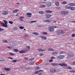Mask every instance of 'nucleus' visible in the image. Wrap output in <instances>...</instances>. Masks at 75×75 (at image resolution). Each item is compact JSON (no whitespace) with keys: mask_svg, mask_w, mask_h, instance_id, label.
Returning a JSON list of instances; mask_svg holds the SVG:
<instances>
[{"mask_svg":"<svg viewBox=\"0 0 75 75\" xmlns=\"http://www.w3.org/2000/svg\"><path fill=\"white\" fill-rule=\"evenodd\" d=\"M19 28L20 29H21V30H23V28H24V27L23 26H20L19 27Z\"/></svg>","mask_w":75,"mask_h":75,"instance_id":"obj_42","label":"nucleus"},{"mask_svg":"<svg viewBox=\"0 0 75 75\" xmlns=\"http://www.w3.org/2000/svg\"><path fill=\"white\" fill-rule=\"evenodd\" d=\"M30 65H33L34 64V63L33 62H32L30 63Z\"/></svg>","mask_w":75,"mask_h":75,"instance_id":"obj_58","label":"nucleus"},{"mask_svg":"<svg viewBox=\"0 0 75 75\" xmlns=\"http://www.w3.org/2000/svg\"><path fill=\"white\" fill-rule=\"evenodd\" d=\"M9 54H10L11 55H15V54L11 52L9 53Z\"/></svg>","mask_w":75,"mask_h":75,"instance_id":"obj_41","label":"nucleus"},{"mask_svg":"<svg viewBox=\"0 0 75 75\" xmlns=\"http://www.w3.org/2000/svg\"><path fill=\"white\" fill-rule=\"evenodd\" d=\"M74 54L72 53H68L67 58H70V57H74Z\"/></svg>","mask_w":75,"mask_h":75,"instance_id":"obj_3","label":"nucleus"},{"mask_svg":"<svg viewBox=\"0 0 75 75\" xmlns=\"http://www.w3.org/2000/svg\"><path fill=\"white\" fill-rule=\"evenodd\" d=\"M7 48H9V49H11V47H7Z\"/></svg>","mask_w":75,"mask_h":75,"instance_id":"obj_61","label":"nucleus"},{"mask_svg":"<svg viewBox=\"0 0 75 75\" xmlns=\"http://www.w3.org/2000/svg\"><path fill=\"white\" fill-rule=\"evenodd\" d=\"M53 28H57V27L56 26H52Z\"/></svg>","mask_w":75,"mask_h":75,"instance_id":"obj_53","label":"nucleus"},{"mask_svg":"<svg viewBox=\"0 0 75 75\" xmlns=\"http://www.w3.org/2000/svg\"><path fill=\"white\" fill-rule=\"evenodd\" d=\"M51 65L53 66H57V65H58V64L56 63H52L51 64Z\"/></svg>","mask_w":75,"mask_h":75,"instance_id":"obj_30","label":"nucleus"},{"mask_svg":"<svg viewBox=\"0 0 75 75\" xmlns=\"http://www.w3.org/2000/svg\"><path fill=\"white\" fill-rule=\"evenodd\" d=\"M37 22V21H30L31 23H36Z\"/></svg>","mask_w":75,"mask_h":75,"instance_id":"obj_47","label":"nucleus"},{"mask_svg":"<svg viewBox=\"0 0 75 75\" xmlns=\"http://www.w3.org/2000/svg\"><path fill=\"white\" fill-rule=\"evenodd\" d=\"M69 72H71V73H75V71H72V70H70L69 71Z\"/></svg>","mask_w":75,"mask_h":75,"instance_id":"obj_35","label":"nucleus"},{"mask_svg":"<svg viewBox=\"0 0 75 75\" xmlns=\"http://www.w3.org/2000/svg\"><path fill=\"white\" fill-rule=\"evenodd\" d=\"M2 41L4 42H5V43H7V41L5 40H2Z\"/></svg>","mask_w":75,"mask_h":75,"instance_id":"obj_36","label":"nucleus"},{"mask_svg":"<svg viewBox=\"0 0 75 75\" xmlns=\"http://www.w3.org/2000/svg\"><path fill=\"white\" fill-rule=\"evenodd\" d=\"M69 5L70 6H74L75 5V4L74 3H71L69 4Z\"/></svg>","mask_w":75,"mask_h":75,"instance_id":"obj_29","label":"nucleus"},{"mask_svg":"<svg viewBox=\"0 0 75 75\" xmlns=\"http://www.w3.org/2000/svg\"><path fill=\"white\" fill-rule=\"evenodd\" d=\"M45 16L46 18H50V17L52 16V15L49 14H46Z\"/></svg>","mask_w":75,"mask_h":75,"instance_id":"obj_9","label":"nucleus"},{"mask_svg":"<svg viewBox=\"0 0 75 75\" xmlns=\"http://www.w3.org/2000/svg\"><path fill=\"white\" fill-rule=\"evenodd\" d=\"M52 4H51V2L50 1H47L46 3V6L47 7H50L51 6Z\"/></svg>","mask_w":75,"mask_h":75,"instance_id":"obj_7","label":"nucleus"},{"mask_svg":"<svg viewBox=\"0 0 75 75\" xmlns=\"http://www.w3.org/2000/svg\"><path fill=\"white\" fill-rule=\"evenodd\" d=\"M8 58H9V59H13V58H11V57H8Z\"/></svg>","mask_w":75,"mask_h":75,"instance_id":"obj_63","label":"nucleus"},{"mask_svg":"<svg viewBox=\"0 0 75 75\" xmlns=\"http://www.w3.org/2000/svg\"><path fill=\"white\" fill-rule=\"evenodd\" d=\"M33 34H35V35H39V34L38 32H33L32 33Z\"/></svg>","mask_w":75,"mask_h":75,"instance_id":"obj_26","label":"nucleus"},{"mask_svg":"<svg viewBox=\"0 0 75 75\" xmlns=\"http://www.w3.org/2000/svg\"><path fill=\"white\" fill-rule=\"evenodd\" d=\"M49 62H52V61H53V60L52 59L49 60Z\"/></svg>","mask_w":75,"mask_h":75,"instance_id":"obj_49","label":"nucleus"},{"mask_svg":"<svg viewBox=\"0 0 75 75\" xmlns=\"http://www.w3.org/2000/svg\"><path fill=\"white\" fill-rule=\"evenodd\" d=\"M26 50H21L19 51V53H20L21 54L22 53H25V52L27 51H28V50H29L30 49V47L28 46H26Z\"/></svg>","mask_w":75,"mask_h":75,"instance_id":"obj_1","label":"nucleus"},{"mask_svg":"<svg viewBox=\"0 0 75 75\" xmlns=\"http://www.w3.org/2000/svg\"><path fill=\"white\" fill-rule=\"evenodd\" d=\"M16 62H17V60H13L12 61V62H13V63Z\"/></svg>","mask_w":75,"mask_h":75,"instance_id":"obj_45","label":"nucleus"},{"mask_svg":"<svg viewBox=\"0 0 75 75\" xmlns=\"http://www.w3.org/2000/svg\"><path fill=\"white\" fill-rule=\"evenodd\" d=\"M58 52H53L52 53V55H56L58 54Z\"/></svg>","mask_w":75,"mask_h":75,"instance_id":"obj_24","label":"nucleus"},{"mask_svg":"<svg viewBox=\"0 0 75 75\" xmlns=\"http://www.w3.org/2000/svg\"><path fill=\"white\" fill-rule=\"evenodd\" d=\"M62 4H66L67 3V2L66 1H64L62 3Z\"/></svg>","mask_w":75,"mask_h":75,"instance_id":"obj_34","label":"nucleus"},{"mask_svg":"<svg viewBox=\"0 0 75 75\" xmlns=\"http://www.w3.org/2000/svg\"><path fill=\"white\" fill-rule=\"evenodd\" d=\"M42 72V70L35 71L34 72V74H37L38 72Z\"/></svg>","mask_w":75,"mask_h":75,"instance_id":"obj_17","label":"nucleus"},{"mask_svg":"<svg viewBox=\"0 0 75 75\" xmlns=\"http://www.w3.org/2000/svg\"><path fill=\"white\" fill-rule=\"evenodd\" d=\"M27 36H28V35H25V37H27Z\"/></svg>","mask_w":75,"mask_h":75,"instance_id":"obj_64","label":"nucleus"},{"mask_svg":"<svg viewBox=\"0 0 75 75\" xmlns=\"http://www.w3.org/2000/svg\"><path fill=\"white\" fill-rule=\"evenodd\" d=\"M4 69L5 70V71H10V70H11V69L10 68H7V67H5L4 68Z\"/></svg>","mask_w":75,"mask_h":75,"instance_id":"obj_15","label":"nucleus"},{"mask_svg":"<svg viewBox=\"0 0 75 75\" xmlns=\"http://www.w3.org/2000/svg\"><path fill=\"white\" fill-rule=\"evenodd\" d=\"M44 21V22H47V23H51L52 22L51 21L48 20H46L45 21Z\"/></svg>","mask_w":75,"mask_h":75,"instance_id":"obj_25","label":"nucleus"},{"mask_svg":"<svg viewBox=\"0 0 75 75\" xmlns=\"http://www.w3.org/2000/svg\"><path fill=\"white\" fill-rule=\"evenodd\" d=\"M38 51H39L40 52H43V51H44V50H42V49H40L38 50Z\"/></svg>","mask_w":75,"mask_h":75,"instance_id":"obj_28","label":"nucleus"},{"mask_svg":"<svg viewBox=\"0 0 75 75\" xmlns=\"http://www.w3.org/2000/svg\"><path fill=\"white\" fill-rule=\"evenodd\" d=\"M13 51L14 52H18V49H15L13 50Z\"/></svg>","mask_w":75,"mask_h":75,"instance_id":"obj_38","label":"nucleus"},{"mask_svg":"<svg viewBox=\"0 0 75 75\" xmlns=\"http://www.w3.org/2000/svg\"><path fill=\"white\" fill-rule=\"evenodd\" d=\"M45 12L47 13H52V11H50V10H46L45 11Z\"/></svg>","mask_w":75,"mask_h":75,"instance_id":"obj_20","label":"nucleus"},{"mask_svg":"<svg viewBox=\"0 0 75 75\" xmlns=\"http://www.w3.org/2000/svg\"><path fill=\"white\" fill-rule=\"evenodd\" d=\"M5 59H4L3 60H0V61H1V62H3V61H5Z\"/></svg>","mask_w":75,"mask_h":75,"instance_id":"obj_57","label":"nucleus"},{"mask_svg":"<svg viewBox=\"0 0 75 75\" xmlns=\"http://www.w3.org/2000/svg\"><path fill=\"white\" fill-rule=\"evenodd\" d=\"M3 31V29L0 28V31Z\"/></svg>","mask_w":75,"mask_h":75,"instance_id":"obj_55","label":"nucleus"},{"mask_svg":"<svg viewBox=\"0 0 75 75\" xmlns=\"http://www.w3.org/2000/svg\"><path fill=\"white\" fill-rule=\"evenodd\" d=\"M14 30H17V29H18V28H16V27H14Z\"/></svg>","mask_w":75,"mask_h":75,"instance_id":"obj_56","label":"nucleus"},{"mask_svg":"<svg viewBox=\"0 0 75 75\" xmlns=\"http://www.w3.org/2000/svg\"><path fill=\"white\" fill-rule=\"evenodd\" d=\"M19 10L18 9H15L13 11V13H15L18 11Z\"/></svg>","mask_w":75,"mask_h":75,"instance_id":"obj_18","label":"nucleus"},{"mask_svg":"<svg viewBox=\"0 0 75 75\" xmlns=\"http://www.w3.org/2000/svg\"><path fill=\"white\" fill-rule=\"evenodd\" d=\"M64 55H60L57 56V58L59 59H63L64 58Z\"/></svg>","mask_w":75,"mask_h":75,"instance_id":"obj_2","label":"nucleus"},{"mask_svg":"<svg viewBox=\"0 0 75 75\" xmlns=\"http://www.w3.org/2000/svg\"><path fill=\"white\" fill-rule=\"evenodd\" d=\"M40 68L39 67H35L36 69H39Z\"/></svg>","mask_w":75,"mask_h":75,"instance_id":"obj_50","label":"nucleus"},{"mask_svg":"<svg viewBox=\"0 0 75 75\" xmlns=\"http://www.w3.org/2000/svg\"><path fill=\"white\" fill-rule=\"evenodd\" d=\"M9 23L11 24H13V22L12 21H9Z\"/></svg>","mask_w":75,"mask_h":75,"instance_id":"obj_46","label":"nucleus"},{"mask_svg":"<svg viewBox=\"0 0 75 75\" xmlns=\"http://www.w3.org/2000/svg\"><path fill=\"white\" fill-rule=\"evenodd\" d=\"M24 59H25V60H28V59L27 57H25Z\"/></svg>","mask_w":75,"mask_h":75,"instance_id":"obj_51","label":"nucleus"},{"mask_svg":"<svg viewBox=\"0 0 75 75\" xmlns=\"http://www.w3.org/2000/svg\"><path fill=\"white\" fill-rule=\"evenodd\" d=\"M56 34H61V30H57L56 31Z\"/></svg>","mask_w":75,"mask_h":75,"instance_id":"obj_21","label":"nucleus"},{"mask_svg":"<svg viewBox=\"0 0 75 75\" xmlns=\"http://www.w3.org/2000/svg\"><path fill=\"white\" fill-rule=\"evenodd\" d=\"M69 6L68 7L67 5L66 6H65V8H67V9H69Z\"/></svg>","mask_w":75,"mask_h":75,"instance_id":"obj_40","label":"nucleus"},{"mask_svg":"<svg viewBox=\"0 0 75 75\" xmlns=\"http://www.w3.org/2000/svg\"><path fill=\"white\" fill-rule=\"evenodd\" d=\"M50 71L51 73H55L56 72V70L54 69H50Z\"/></svg>","mask_w":75,"mask_h":75,"instance_id":"obj_8","label":"nucleus"},{"mask_svg":"<svg viewBox=\"0 0 75 75\" xmlns=\"http://www.w3.org/2000/svg\"><path fill=\"white\" fill-rule=\"evenodd\" d=\"M47 50L49 51H54V49L50 48L47 49Z\"/></svg>","mask_w":75,"mask_h":75,"instance_id":"obj_16","label":"nucleus"},{"mask_svg":"<svg viewBox=\"0 0 75 75\" xmlns=\"http://www.w3.org/2000/svg\"><path fill=\"white\" fill-rule=\"evenodd\" d=\"M62 14H68V12L67 11H62L61 12Z\"/></svg>","mask_w":75,"mask_h":75,"instance_id":"obj_11","label":"nucleus"},{"mask_svg":"<svg viewBox=\"0 0 75 75\" xmlns=\"http://www.w3.org/2000/svg\"><path fill=\"white\" fill-rule=\"evenodd\" d=\"M69 9H70L71 10H73V11H74L75 9V8L74 7L69 6Z\"/></svg>","mask_w":75,"mask_h":75,"instance_id":"obj_14","label":"nucleus"},{"mask_svg":"<svg viewBox=\"0 0 75 75\" xmlns=\"http://www.w3.org/2000/svg\"><path fill=\"white\" fill-rule=\"evenodd\" d=\"M72 37H75V34H73L71 35Z\"/></svg>","mask_w":75,"mask_h":75,"instance_id":"obj_48","label":"nucleus"},{"mask_svg":"<svg viewBox=\"0 0 75 75\" xmlns=\"http://www.w3.org/2000/svg\"><path fill=\"white\" fill-rule=\"evenodd\" d=\"M54 58H55V57H51V59H54Z\"/></svg>","mask_w":75,"mask_h":75,"instance_id":"obj_54","label":"nucleus"},{"mask_svg":"<svg viewBox=\"0 0 75 75\" xmlns=\"http://www.w3.org/2000/svg\"><path fill=\"white\" fill-rule=\"evenodd\" d=\"M61 8V7L60 6H59V7H57L56 8L57 10H59V9H60V8Z\"/></svg>","mask_w":75,"mask_h":75,"instance_id":"obj_43","label":"nucleus"},{"mask_svg":"<svg viewBox=\"0 0 75 75\" xmlns=\"http://www.w3.org/2000/svg\"><path fill=\"white\" fill-rule=\"evenodd\" d=\"M68 69H72V68H71V67L70 66H68Z\"/></svg>","mask_w":75,"mask_h":75,"instance_id":"obj_44","label":"nucleus"},{"mask_svg":"<svg viewBox=\"0 0 75 75\" xmlns=\"http://www.w3.org/2000/svg\"><path fill=\"white\" fill-rule=\"evenodd\" d=\"M44 55V54L42 53L41 54H40V56H42Z\"/></svg>","mask_w":75,"mask_h":75,"instance_id":"obj_52","label":"nucleus"},{"mask_svg":"<svg viewBox=\"0 0 75 75\" xmlns=\"http://www.w3.org/2000/svg\"><path fill=\"white\" fill-rule=\"evenodd\" d=\"M18 44L17 43V42L14 41V42L13 43L12 45L13 46H17Z\"/></svg>","mask_w":75,"mask_h":75,"instance_id":"obj_12","label":"nucleus"},{"mask_svg":"<svg viewBox=\"0 0 75 75\" xmlns=\"http://www.w3.org/2000/svg\"><path fill=\"white\" fill-rule=\"evenodd\" d=\"M60 71H61V70L59 69H58L56 70V72H59Z\"/></svg>","mask_w":75,"mask_h":75,"instance_id":"obj_39","label":"nucleus"},{"mask_svg":"<svg viewBox=\"0 0 75 75\" xmlns=\"http://www.w3.org/2000/svg\"><path fill=\"white\" fill-rule=\"evenodd\" d=\"M38 75H41V73H39L38 74Z\"/></svg>","mask_w":75,"mask_h":75,"instance_id":"obj_62","label":"nucleus"},{"mask_svg":"<svg viewBox=\"0 0 75 75\" xmlns=\"http://www.w3.org/2000/svg\"><path fill=\"white\" fill-rule=\"evenodd\" d=\"M2 14L4 16H6V15H7V14H8V13L7 11H4L2 12Z\"/></svg>","mask_w":75,"mask_h":75,"instance_id":"obj_6","label":"nucleus"},{"mask_svg":"<svg viewBox=\"0 0 75 75\" xmlns=\"http://www.w3.org/2000/svg\"><path fill=\"white\" fill-rule=\"evenodd\" d=\"M2 26L4 27H7V25L6 24H2Z\"/></svg>","mask_w":75,"mask_h":75,"instance_id":"obj_22","label":"nucleus"},{"mask_svg":"<svg viewBox=\"0 0 75 75\" xmlns=\"http://www.w3.org/2000/svg\"><path fill=\"white\" fill-rule=\"evenodd\" d=\"M59 2L58 1H57L55 2V4L56 6H59Z\"/></svg>","mask_w":75,"mask_h":75,"instance_id":"obj_23","label":"nucleus"},{"mask_svg":"<svg viewBox=\"0 0 75 75\" xmlns=\"http://www.w3.org/2000/svg\"><path fill=\"white\" fill-rule=\"evenodd\" d=\"M59 54H63V52H59Z\"/></svg>","mask_w":75,"mask_h":75,"instance_id":"obj_59","label":"nucleus"},{"mask_svg":"<svg viewBox=\"0 0 75 75\" xmlns=\"http://www.w3.org/2000/svg\"><path fill=\"white\" fill-rule=\"evenodd\" d=\"M42 33L43 35H47V33L45 32H42Z\"/></svg>","mask_w":75,"mask_h":75,"instance_id":"obj_31","label":"nucleus"},{"mask_svg":"<svg viewBox=\"0 0 75 75\" xmlns=\"http://www.w3.org/2000/svg\"><path fill=\"white\" fill-rule=\"evenodd\" d=\"M3 21H4L5 24H7V21L6 20H3Z\"/></svg>","mask_w":75,"mask_h":75,"instance_id":"obj_37","label":"nucleus"},{"mask_svg":"<svg viewBox=\"0 0 75 75\" xmlns=\"http://www.w3.org/2000/svg\"><path fill=\"white\" fill-rule=\"evenodd\" d=\"M59 65H60L61 67H68V65H67L65 63H59L58 64Z\"/></svg>","mask_w":75,"mask_h":75,"instance_id":"obj_5","label":"nucleus"},{"mask_svg":"<svg viewBox=\"0 0 75 75\" xmlns=\"http://www.w3.org/2000/svg\"><path fill=\"white\" fill-rule=\"evenodd\" d=\"M41 8H44L45 7V6L44 5H42L40 6Z\"/></svg>","mask_w":75,"mask_h":75,"instance_id":"obj_33","label":"nucleus"},{"mask_svg":"<svg viewBox=\"0 0 75 75\" xmlns=\"http://www.w3.org/2000/svg\"><path fill=\"white\" fill-rule=\"evenodd\" d=\"M61 34H63L65 33V31H64L63 30H61Z\"/></svg>","mask_w":75,"mask_h":75,"instance_id":"obj_27","label":"nucleus"},{"mask_svg":"<svg viewBox=\"0 0 75 75\" xmlns=\"http://www.w3.org/2000/svg\"><path fill=\"white\" fill-rule=\"evenodd\" d=\"M73 64L74 65H75V61L73 62Z\"/></svg>","mask_w":75,"mask_h":75,"instance_id":"obj_60","label":"nucleus"},{"mask_svg":"<svg viewBox=\"0 0 75 75\" xmlns=\"http://www.w3.org/2000/svg\"><path fill=\"white\" fill-rule=\"evenodd\" d=\"M38 13L39 14H44V12L42 11H39Z\"/></svg>","mask_w":75,"mask_h":75,"instance_id":"obj_32","label":"nucleus"},{"mask_svg":"<svg viewBox=\"0 0 75 75\" xmlns=\"http://www.w3.org/2000/svg\"><path fill=\"white\" fill-rule=\"evenodd\" d=\"M24 18L23 16H21L20 17L19 20L21 21H23V20Z\"/></svg>","mask_w":75,"mask_h":75,"instance_id":"obj_19","label":"nucleus"},{"mask_svg":"<svg viewBox=\"0 0 75 75\" xmlns=\"http://www.w3.org/2000/svg\"><path fill=\"white\" fill-rule=\"evenodd\" d=\"M48 28V30L50 31V32L52 33L54 31V28H53L52 26L49 27Z\"/></svg>","mask_w":75,"mask_h":75,"instance_id":"obj_4","label":"nucleus"},{"mask_svg":"<svg viewBox=\"0 0 75 75\" xmlns=\"http://www.w3.org/2000/svg\"><path fill=\"white\" fill-rule=\"evenodd\" d=\"M39 37L41 38L42 39H43V40H46V39H47V37H46L42 35L40 36Z\"/></svg>","mask_w":75,"mask_h":75,"instance_id":"obj_13","label":"nucleus"},{"mask_svg":"<svg viewBox=\"0 0 75 75\" xmlns=\"http://www.w3.org/2000/svg\"><path fill=\"white\" fill-rule=\"evenodd\" d=\"M26 15L28 17H29V18H30L31 17V15H32V14L30 13H27Z\"/></svg>","mask_w":75,"mask_h":75,"instance_id":"obj_10","label":"nucleus"}]
</instances>
